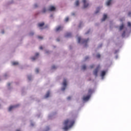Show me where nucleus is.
Wrapping results in <instances>:
<instances>
[{
	"instance_id": "1",
	"label": "nucleus",
	"mask_w": 131,
	"mask_h": 131,
	"mask_svg": "<svg viewBox=\"0 0 131 131\" xmlns=\"http://www.w3.org/2000/svg\"><path fill=\"white\" fill-rule=\"evenodd\" d=\"M74 122V120H66L63 123L64 126L62 128V129H63V130H68L70 127L73 126Z\"/></svg>"
},
{
	"instance_id": "2",
	"label": "nucleus",
	"mask_w": 131,
	"mask_h": 131,
	"mask_svg": "<svg viewBox=\"0 0 131 131\" xmlns=\"http://www.w3.org/2000/svg\"><path fill=\"white\" fill-rule=\"evenodd\" d=\"M89 40H90L89 38L85 39H81V38H80V37H79L78 38V43H80L81 42V43H84L85 45H86V43H88V42Z\"/></svg>"
},
{
	"instance_id": "3",
	"label": "nucleus",
	"mask_w": 131,
	"mask_h": 131,
	"mask_svg": "<svg viewBox=\"0 0 131 131\" xmlns=\"http://www.w3.org/2000/svg\"><path fill=\"white\" fill-rule=\"evenodd\" d=\"M100 68H101V67L100 66V65H98L96 69L94 70L93 74L96 76V77L98 76V72L99 71V69H100Z\"/></svg>"
},
{
	"instance_id": "4",
	"label": "nucleus",
	"mask_w": 131,
	"mask_h": 131,
	"mask_svg": "<svg viewBox=\"0 0 131 131\" xmlns=\"http://www.w3.org/2000/svg\"><path fill=\"white\" fill-rule=\"evenodd\" d=\"M82 3L83 5V9H85V8H88V7L90 6V4L87 3L86 0H82Z\"/></svg>"
},
{
	"instance_id": "5",
	"label": "nucleus",
	"mask_w": 131,
	"mask_h": 131,
	"mask_svg": "<svg viewBox=\"0 0 131 131\" xmlns=\"http://www.w3.org/2000/svg\"><path fill=\"white\" fill-rule=\"evenodd\" d=\"M63 87L61 89L62 91H64L66 89V86H67V81L66 80V79H64L63 80Z\"/></svg>"
},
{
	"instance_id": "6",
	"label": "nucleus",
	"mask_w": 131,
	"mask_h": 131,
	"mask_svg": "<svg viewBox=\"0 0 131 131\" xmlns=\"http://www.w3.org/2000/svg\"><path fill=\"white\" fill-rule=\"evenodd\" d=\"M55 10H56V8L53 6H50L48 9V11L50 12H53V11H55Z\"/></svg>"
},
{
	"instance_id": "7",
	"label": "nucleus",
	"mask_w": 131,
	"mask_h": 131,
	"mask_svg": "<svg viewBox=\"0 0 131 131\" xmlns=\"http://www.w3.org/2000/svg\"><path fill=\"white\" fill-rule=\"evenodd\" d=\"M90 98H91V95H88L87 96H84L83 97V101H89L90 100Z\"/></svg>"
},
{
	"instance_id": "8",
	"label": "nucleus",
	"mask_w": 131,
	"mask_h": 131,
	"mask_svg": "<svg viewBox=\"0 0 131 131\" xmlns=\"http://www.w3.org/2000/svg\"><path fill=\"white\" fill-rule=\"evenodd\" d=\"M38 56H39V53H36L35 54V56L31 58L32 61H34V60H35L36 59H37V57H38Z\"/></svg>"
},
{
	"instance_id": "9",
	"label": "nucleus",
	"mask_w": 131,
	"mask_h": 131,
	"mask_svg": "<svg viewBox=\"0 0 131 131\" xmlns=\"http://www.w3.org/2000/svg\"><path fill=\"white\" fill-rule=\"evenodd\" d=\"M18 105L11 106L9 108L8 110H9V111H12V110L14 109V108H16V107H18Z\"/></svg>"
},
{
	"instance_id": "10",
	"label": "nucleus",
	"mask_w": 131,
	"mask_h": 131,
	"mask_svg": "<svg viewBox=\"0 0 131 131\" xmlns=\"http://www.w3.org/2000/svg\"><path fill=\"white\" fill-rule=\"evenodd\" d=\"M62 29H63V27L59 26L56 28V31H60V30H62Z\"/></svg>"
},
{
	"instance_id": "11",
	"label": "nucleus",
	"mask_w": 131,
	"mask_h": 131,
	"mask_svg": "<svg viewBox=\"0 0 131 131\" xmlns=\"http://www.w3.org/2000/svg\"><path fill=\"white\" fill-rule=\"evenodd\" d=\"M72 36L71 33H67L65 35L66 37H71Z\"/></svg>"
},
{
	"instance_id": "12",
	"label": "nucleus",
	"mask_w": 131,
	"mask_h": 131,
	"mask_svg": "<svg viewBox=\"0 0 131 131\" xmlns=\"http://www.w3.org/2000/svg\"><path fill=\"white\" fill-rule=\"evenodd\" d=\"M105 75H106V72H105L104 71H102L101 72V76H102V77H104Z\"/></svg>"
},
{
	"instance_id": "13",
	"label": "nucleus",
	"mask_w": 131,
	"mask_h": 131,
	"mask_svg": "<svg viewBox=\"0 0 131 131\" xmlns=\"http://www.w3.org/2000/svg\"><path fill=\"white\" fill-rule=\"evenodd\" d=\"M106 19H107V15L106 14H104L103 17L102 18V19H101V21H105V20H106Z\"/></svg>"
},
{
	"instance_id": "14",
	"label": "nucleus",
	"mask_w": 131,
	"mask_h": 131,
	"mask_svg": "<svg viewBox=\"0 0 131 131\" xmlns=\"http://www.w3.org/2000/svg\"><path fill=\"white\" fill-rule=\"evenodd\" d=\"M43 25H45V23H39L38 24V27H42V26H43Z\"/></svg>"
},
{
	"instance_id": "15",
	"label": "nucleus",
	"mask_w": 131,
	"mask_h": 131,
	"mask_svg": "<svg viewBox=\"0 0 131 131\" xmlns=\"http://www.w3.org/2000/svg\"><path fill=\"white\" fill-rule=\"evenodd\" d=\"M93 91L92 89H89V90H88V94H89V95H91V94L93 93Z\"/></svg>"
},
{
	"instance_id": "16",
	"label": "nucleus",
	"mask_w": 131,
	"mask_h": 131,
	"mask_svg": "<svg viewBox=\"0 0 131 131\" xmlns=\"http://www.w3.org/2000/svg\"><path fill=\"white\" fill-rule=\"evenodd\" d=\"M123 28H124V25L123 24H122L120 26V30H122V29H123Z\"/></svg>"
},
{
	"instance_id": "17",
	"label": "nucleus",
	"mask_w": 131,
	"mask_h": 131,
	"mask_svg": "<svg viewBox=\"0 0 131 131\" xmlns=\"http://www.w3.org/2000/svg\"><path fill=\"white\" fill-rule=\"evenodd\" d=\"M112 0H108V2L106 3V5L107 6H110L111 5V2Z\"/></svg>"
},
{
	"instance_id": "18",
	"label": "nucleus",
	"mask_w": 131,
	"mask_h": 131,
	"mask_svg": "<svg viewBox=\"0 0 131 131\" xmlns=\"http://www.w3.org/2000/svg\"><path fill=\"white\" fill-rule=\"evenodd\" d=\"M19 64V63L17 61H14L12 62V65H18Z\"/></svg>"
},
{
	"instance_id": "19",
	"label": "nucleus",
	"mask_w": 131,
	"mask_h": 131,
	"mask_svg": "<svg viewBox=\"0 0 131 131\" xmlns=\"http://www.w3.org/2000/svg\"><path fill=\"white\" fill-rule=\"evenodd\" d=\"M50 97V92H48L45 95V98H49Z\"/></svg>"
},
{
	"instance_id": "20",
	"label": "nucleus",
	"mask_w": 131,
	"mask_h": 131,
	"mask_svg": "<svg viewBox=\"0 0 131 131\" xmlns=\"http://www.w3.org/2000/svg\"><path fill=\"white\" fill-rule=\"evenodd\" d=\"M75 5L76 6H79V1L77 0L75 2Z\"/></svg>"
},
{
	"instance_id": "21",
	"label": "nucleus",
	"mask_w": 131,
	"mask_h": 131,
	"mask_svg": "<svg viewBox=\"0 0 131 131\" xmlns=\"http://www.w3.org/2000/svg\"><path fill=\"white\" fill-rule=\"evenodd\" d=\"M82 70H85V69H86V66H85V65H83L82 66Z\"/></svg>"
},
{
	"instance_id": "22",
	"label": "nucleus",
	"mask_w": 131,
	"mask_h": 131,
	"mask_svg": "<svg viewBox=\"0 0 131 131\" xmlns=\"http://www.w3.org/2000/svg\"><path fill=\"white\" fill-rule=\"evenodd\" d=\"M127 27H130V28H131V23L130 22L128 21L127 23Z\"/></svg>"
},
{
	"instance_id": "23",
	"label": "nucleus",
	"mask_w": 131,
	"mask_h": 131,
	"mask_svg": "<svg viewBox=\"0 0 131 131\" xmlns=\"http://www.w3.org/2000/svg\"><path fill=\"white\" fill-rule=\"evenodd\" d=\"M96 57L99 59V58H101V55H100V54H97L96 55Z\"/></svg>"
},
{
	"instance_id": "24",
	"label": "nucleus",
	"mask_w": 131,
	"mask_h": 131,
	"mask_svg": "<svg viewBox=\"0 0 131 131\" xmlns=\"http://www.w3.org/2000/svg\"><path fill=\"white\" fill-rule=\"evenodd\" d=\"M99 12H100V8H98L97 10L96 11L95 13L98 14V13H99Z\"/></svg>"
},
{
	"instance_id": "25",
	"label": "nucleus",
	"mask_w": 131,
	"mask_h": 131,
	"mask_svg": "<svg viewBox=\"0 0 131 131\" xmlns=\"http://www.w3.org/2000/svg\"><path fill=\"white\" fill-rule=\"evenodd\" d=\"M122 37H124L125 36V31H124L123 33L122 34Z\"/></svg>"
},
{
	"instance_id": "26",
	"label": "nucleus",
	"mask_w": 131,
	"mask_h": 131,
	"mask_svg": "<svg viewBox=\"0 0 131 131\" xmlns=\"http://www.w3.org/2000/svg\"><path fill=\"white\" fill-rule=\"evenodd\" d=\"M65 21L66 22H68V21H69V17H66L65 18Z\"/></svg>"
},
{
	"instance_id": "27",
	"label": "nucleus",
	"mask_w": 131,
	"mask_h": 131,
	"mask_svg": "<svg viewBox=\"0 0 131 131\" xmlns=\"http://www.w3.org/2000/svg\"><path fill=\"white\" fill-rule=\"evenodd\" d=\"M42 12L43 13H46V12H47V9H46V8H43V10H42Z\"/></svg>"
},
{
	"instance_id": "28",
	"label": "nucleus",
	"mask_w": 131,
	"mask_h": 131,
	"mask_svg": "<svg viewBox=\"0 0 131 131\" xmlns=\"http://www.w3.org/2000/svg\"><path fill=\"white\" fill-rule=\"evenodd\" d=\"M33 34H34V33H33V32H31V33H30L29 35H30V36H32V35H33Z\"/></svg>"
},
{
	"instance_id": "29",
	"label": "nucleus",
	"mask_w": 131,
	"mask_h": 131,
	"mask_svg": "<svg viewBox=\"0 0 131 131\" xmlns=\"http://www.w3.org/2000/svg\"><path fill=\"white\" fill-rule=\"evenodd\" d=\"M37 37L39 39H42L43 38L42 37L40 36H38Z\"/></svg>"
},
{
	"instance_id": "30",
	"label": "nucleus",
	"mask_w": 131,
	"mask_h": 131,
	"mask_svg": "<svg viewBox=\"0 0 131 131\" xmlns=\"http://www.w3.org/2000/svg\"><path fill=\"white\" fill-rule=\"evenodd\" d=\"M128 16H129V17H131V12L129 11L128 13Z\"/></svg>"
},
{
	"instance_id": "31",
	"label": "nucleus",
	"mask_w": 131,
	"mask_h": 131,
	"mask_svg": "<svg viewBox=\"0 0 131 131\" xmlns=\"http://www.w3.org/2000/svg\"><path fill=\"white\" fill-rule=\"evenodd\" d=\"M35 71L36 73H38V72H39V70H38V69H36Z\"/></svg>"
},
{
	"instance_id": "32",
	"label": "nucleus",
	"mask_w": 131,
	"mask_h": 131,
	"mask_svg": "<svg viewBox=\"0 0 131 131\" xmlns=\"http://www.w3.org/2000/svg\"><path fill=\"white\" fill-rule=\"evenodd\" d=\"M95 67V65L92 64L90 66V68H94Z\"/></svg>"
},
{
	"instance_id": "33",
	"label": "nucleus",
	"mask_w": 131,
	"mask_h": 131,
	"mask_svg": "<svg viewBox=\"0 0 131 131\" xmlns=\"http://www.w3.org/2000/svg\"><path fill=\"white\" fill-rule=\"evenodd\" d=\"M28 79L29 80H31V76H28Z\"/></svg>"
},
{
	"instance_id": "34",
	"label": "nucleus",
	"mask_w": 131,
	"mask_h": 131,
	"mask_svg": "<svg viewBox=\"0 0 131 131\" xmlns=\"http://www.w3.org/2000/svg\"><path fill=\"white\" fill-rule=\"evenodd\" d=\"M52 69H56V66H52Z\"/></svg>"
},
{
	"instance_id": "35",
	"label": "nucleus",
	"mask_w": 131,
	"mask_h": 131,
	"mask_svg": "<svg viewBox=\"0 0 131 131\" xmlns=\"http://www.w3.org/2000/svg\"><path fill=\"white\" fill-rule=\"evenodd\" d=\"M68 100H71V97L69 96L67 98Z\"/></svg>"
},
{
	"instance_id": "36",
	"label": "nucleus",
	"mask_w": 131,
	"mask_h": 131,
	"mask_svg": "<svg viewBox=\"0 0 131 131\" xmlns=\"http://www.w3.org/2000/svg\"><path fill=\"white\" fill-rule=\"evenodd\" d=\"M37 4H35L34 5V8H37Z\"/></svg>"
},
{
	"instance_id": "37",
	"label": "nucleus",
	"mask_w": 131,
	"mask_h": 131,
	"mask_svg": "<svg viewBox=\"0 0 131 131\" xmlns=\"http://www.w3.org/2000/svg\"><path fill=\"white\" fill-rule=\"evenodd\" d=\"M39 49H40V50H42V46H40V47H39Z\"/></svg>"
},
{
	"instance_id": "38",
	"label": "nucleus",
	"mask_w": 131,
	"mask_h": 131,
	"mask_svg": "<svg viewBox=\"0 0 131 131\" xmlns=\"http://www.w3.org/2000/svg\"><path fill=\"white\" fill-rule=\"evenodd\" d=\"M10 85H11V83H8V86H10Z\"/></svg>"
},
{
	"instance_id": "39",
	"label": "nucleus",
	"mask_w": 131,
	"mask_h": 131,
	"mask_svg": "<svg viewBox=\"0 0 131 131\" xmlns=\"http://www.w3.org/2000/svg\"><path fill=\"white\" fill-rule=\"evenodd\" d=\"M87 59H89V57H86L85 60H87Z\"/></svg>"
},
{
	"instance_id": "40",
	"label": "nucleus",
	"mask_w": 131,
	"mask_h": 131,
	"mask_svg": "<svg viewBox=\"0 0 131 131\" xmlns=\"http://www.w3.org/2000/svg\"><path fill=\"white\" fill-rule=\"evenodd\" d=\"M16 131H20V129H17Z\"/></svg>"
},
{
	"instance_id": "41",
	"label": "nucleus",
	"mask_w": 131,
	"mask_h": 131,
	"mask_svg": "<svg viewBox=\"0 0 131 131\" xmlns=\"http://www.w3.org/2000/svg\"><path fill=\"white\" fill-rule=\"evenodd\" d=\"M57 41H60V40H59V39H57Z\"/></svg>"
}]
</instances>
